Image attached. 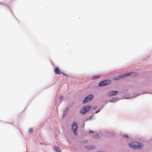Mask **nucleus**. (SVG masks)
Here are the masks:
<instances>
[{
    "label": "nucleus",
    "instance_id": "obj_11",
    "mask_svg": "<svg viewBox=\"0 0 152 152\" xmlns=\"http://www.w3.org/2000/svg\"><path fill=\"white\" fill-rule=\"evenodd\" d=\"M63 99V96H61L59 98V100L62 101Z\"/></svg>",
    "mask_w": 152,
    "mask_h": 152
},
{
    "label": "nucleus",
    "instance_id": "obj_1",
    "mask_svg": "<svg viewBox=\"0 0 152 152\" xmlns=\"http://www.w3.org/2000/svg\"><path fill=\"white\" fill-rule=\"evenodd\" d=\"M130 147L133 149H141L143 147L142 144L139 142H133L129 144Z\"/></svg>",
    "mask_w": 152,
    "mask_h": 152
},
{
    "label": "nucleus",
    "instance_id": "obj_13",
    "mask_svg": "<svg viewBox=\"0 0 152 152\" xmlns=\"http://www.w3.org/2000/svg\"><path fill=\"white\" fill-rule=\"evenodd\" d=\"M124 137H126L128 138V136H127V135H125L124 136Z\"/></svg>",
    "mask_w": 152,
    "mask_h": 152
},
{
    "label": "nucleus",
    "instance_id": "obj_5",
    "mask_svg": "<svg viewBox=\"0 0 152 152\" xmlns=\"http://www.w3.org/2000/svg\"><path fill=\"white\" fill-rule=\"evenodd\" d=\"M72 130L74 132V134L76 135L77 133L76 131H77V124L76 122H74L73 123L72 125Z\"/></svg>",
    "mask_w": 152,
    "mask_h": 152
},
{
    "label": "nucleus",
    "instance_id": "obj_14",
    "mask_svg": "<svg viewBox=\"0 0 152 152\" xmlns=\"http://www.w3.org/2000/svg\"><path fill=\"white\" fill-rule=\"evenodd\" d=\"M89 132H90V133H93V132L92 131H90Z\"/></svg>",
    "mask_w": 152,
    "mask_h": 152
},
{
    "label": "nucleus",
    "instance_id": "obj_10",
    "mask_svg": "<svg viewBox=\"0 0 152 152\" xmlns=\"http://www.w3.org/2000/svg\"><path fill=\"white\" fill-rule=\"evenodd\" d=\"M100 77V76L99 75H96L94 77H93L92 78V80H94V79H97L99 78Z\"/></svg>",
    "mask_w": 152,
    "mask_h": 152
},
{
    "label": "nucleus",
    "instance_id": "obj_9",
    "mask_svg": "<svg viewBox=\"0 0 152 152\" xmlns=\"http://www.w3.org/2000/svg\"><path fill=\"white\" fill-rule=\"evenodd\" d=\"M53 148L55 151L57 152H60V148L58 146H55L53 147Z\"/></svg>",
    "mask_w": 152,
    "mask_h": 152
},
{
    "label": "nucleus",
    "instance_id": "obj_7",
    "mask_svg": "<svg viewBox=\"0 0 152 152\" xmlns=\"http://www.w3.org/2000/svg\"><path fill=\"white\" fill-rule=\"evenodd\" d=\"M118 92V91H109L107 93V95L109 96H111L115 95Z\"/></svg>",
    "mask_w": 152,
    "mask_h": 152
},
{
    "label": "nucleus",
    "instance_id": "obj_8",
    "mask_svg": "<svg viewBox=\"0 0 152 152\" xmlns=\"http://www.w3.org/2000/svg\"><path fill=\"white\" fill-rule=\"evenodd\" d=\"M55 71L56 74H57L59 75L61 73H62V72L60 71L59 68L57 67H56L55 68Z\"/></svg>",
    "mask_w": 152,
    "mask_h": 152
},
{
    "label": "nucleus",
    "instance_id": "obj_12",
    "mask_svg": "<svg viewBox=\"0 0 152 152\" xmlns=\"http://www.w3.org/2000/svg\"><path fill=\"white\" fill-rule=\"evenodd\" d=\"M32 130L31 129H30L29 130V132L30 133H31L32 132Z\"/></svg>",
    "mask_w": 152,
    "mask_h": 152
},
{
    "label": "nucleus",
    "instance_id": "obj_3",
    "mask_svg": "<svg viewBox=\"0 0 152 152\" xmlns=\"http://www.w3.org/2000/svg\"><path fill=\"white\" fill-rule=\"evenodd\" d=\"M91 108L90 106H85L81 109L80 112L82 114H84L89 111Z\"/></svg>",
    "mask_w": 152,
    "mask_h": 152
},
{
    "label": "nucleus",
    "instance_id": "obj_2",
    "mask_svg": "<svg viewBox=\"0 0 152 152\" xmlns=\"http://www.w3.org/2000/svg\"><path fill=\"white\" fill-rule=\"evenodd\" d=\"M135 73H125L124 74L118 76L116 77H115L113 79V80H116L120 79L121 78H123L124 77L126 76H135Z\"/></svg>",
    "mask_w": 152,
    "mask_h": 152
},
{
    "label": "nucleus",
    "instance_id": "obj_4",
    "mask_svg": "<svg viewBox=\"0 0 152 152\" xmlns=\"http://www.w3.org/2000/svg\"><path fill=\"white\" fill-rule=\"evenodd\" d=\"M94 97V96L92 95H90L86 97L83 101V104L91 100Z\"/></svg>",
    "mask_w": 152,
    "mask_h": 152
},
{
    "label": "nucleus",
    "instance_id": "obj_6",
    "mask_svg": "<svg viewBox=\"0 0 152 152\" xmlns=\"http://www.w3.org/2000/svg\"><path fill=\"white\" fill-rule=\"evenodd\" d=\"M110 83V80H105L99 83V86H103L109 84Z\"/></svg>",
    "mask_w": 152,
    "mask_h": 152
}]
</instances>
